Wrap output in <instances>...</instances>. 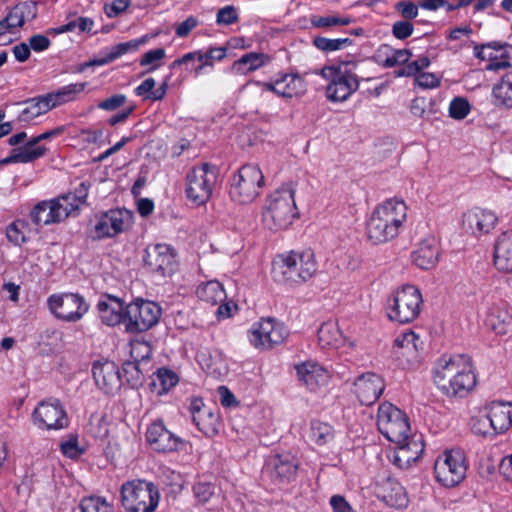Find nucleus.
<instances>
[{"instance_id":"f257e3e1","label":"nucleus","mask_w":512,"mask_h":512,"mask_svg":"<svg viewBox=\"0 0 512 512\" xmlns=\"http://www.w3.org/2000/svg\"><path fill=\"white\" fill-rule=\"evenodd\" d=\"M434 382L447 396L463 397L476 385L472 361L468 355H443L434 372Z\"/></svg>"},{"instance_id":"f03ea898","label":"nucleus","mask_w":512,"mask_h":512,"mask_svg":"<svg viewBox=\"0 0 512 512\" xmlns=\"http://www.w3.org/2000/svg\"><path fill=\"white\" fill-rule=\"evenodd\" d=\"M407 218V206L398 198L378 205L367 222V236L374 244L388 242L398 236Z\"/></svg>"},{"instance_id":"7ed1b4c3","label":"nucleus","mask_w":512,"mask_h":512,"mask_svg":"<svg viewBox=\"0 0 512 512\" xmlns=\"http://www.w3.org/2000/svg\"><path fill=\"white\" fill-rule=\"evenodd\" d=\"M317 270L314 252L306 249L278 255L273 260L271 273L278 283L297 285L311 279Z\"/></svg>"},{"instance_id":"20e7f679","label":"nucleus","mask_w":512,"mask_h":512,"mask_svg":"<svg viewBox=\"0 0 512 512\" xmlns=\"http://www.w3.org/2000/svg\"><path fill=\"white\" fill-rule=\"evenodd\" d=\"M357 63L342 61L326 65L321 69V76L328 80L326 97L332 102L346 101L359 88V78L355 73Z\"/></svg>"},{"instance_id":"39448f33","label":"nucleus","mask_w":512,"mask_h":512,"mask_svg":"<svg viewBox=\"0 0 512 512\" xmlns=\"http://www.w3.org/2000/svg\"><path fill=\"white\" fill-rule=\"evenodd\" d=\"M294 195L292 187L282 186L268 196L263 211V222L268 229H286L298 217Z\"/></svg>"},{"instance_id":"423d86ee","label":"nucleus","mask_w":512,"mask_h":512,"mask_svg":"<svg viewBox=\"0 0 512 512\" xmlns=\"http://www.w3.org/2000/svg\"><path fill=\"white\" fill-rule=\"evenodd\" d=\"M121 502L127 512H153L159 504L158 488L145 480H132L121 486Z\"/></svg>"},{"instance_id":"0eeeda50","label":"nucleus","mask_w":512,"mask_h":512,"mask_svg":"<svg viewBox=\"0 0 512 512\" xmlns=\"http://www.w3.org/2000/svg\"><path fill=\"white\" fill-rule=\"evenodd\" d=\"M265 184L261 169L255 164L241 166L231 179L229 195L239 204L254 201Z\"/></svg>"},{"instance_id":"6e6552de","label":"nucleus","mask_w":512,"mask_h":512,"mask_svg":"<svg viewBox=\"0 0 512 512\" xmlns=\"http://www.w3.org/2000/svg\"><path fill=\"white\" fill-rule=\"evenodd\" d=\"M423 302L420 290L414 285H404L387 300V315L401 324L415 320Z\"/></svg>"},{"instance_id":"1a4fd4ad","label":"nucleus","mask_w":512,"mask_h":512,"mask_svg":"<svg viewBox=\"0 0 512 512\" xmlns=\"http://www.w3.org/2000/svg\"><path fill=\"white\" fill-rule=\"evenodd\" d=\"M467 468L464 453L459 449H452L438 456L434 463V474L442 486L452 488L465 479Z\"/></svg>"},{"instance_id":"9d476101","label":"nucleus","mask_w":512,"mask_h":512,"mask_svg":"<svg viewBox=\"0 0 512 512\" xmlns=\"http://www.w3.org/2000/svg\"><path fill=\"white\" fill-rule=\"evenodd\" d=\"M218 168L204 163L192 168L186 176L187 198L197 205L205 204L211 197L217 182Z\"/></svg>"},{"instance_id":"9b49d317","label":"nucleus","mask_w":512,"mask_h":512,"mask_svg":"<svg viewBox=\"0 0 512 512\" xmlns=\"http://www.w3.org/2000/svg\"><path fill=\"white\" fill-rule=\"evenodd\" d=\"M377 426L380 433L395 444L407 440V435L410 433V424L406 414L389 402H384L379 406Z\"/></svg>"},{"instance_id":"f8f14e48","label":"nucleus","mask_w":512,"mask_h":512,"mask_svg":"<svg viewBox=\"0 0 512 512\" xmlns=\"http://www.w3.org/2000/svg\"><path fill=\"white\" fill-rule=\"evenodd\" d=\"M161 307L141 298L126 305V325L128 333H141L155 326L161 317Z\"/></svg>"},{"instance_id":"ddd939ff","label":"nucleus","mask_w":512,"mask_h":512,"mask_svg":"<svg viewBox=\"0 0 512 512\" xmlns=\"http://www.w3.org/2000/svg\"><path fill=\"white\" fill-rule=\"evenodd\" d=\"M144 267L159 278L171 276L177 269L175 250L167 244H150L144 250Z\"/></svg>"},{"instance_id":"4468645a","label":"nucleus","mask_w":512,"mask_h":512,"mask_svg":"<svg viewBox=\"0 0 512 512\" xmlns=\"http://www.w3.org/2000/svg\"><path fill=\"white\" fill-rule=\"evenodd\" d=\"M288 336L285 325L274 318H262L250 331V342L256 348L270 349L281 344Z\"/></svg>"},{"instance_id":"2eb2a0df","label":"nucleus","mask_w":512,"mask_h":512,"mask_svg":"<svg viewBox=\"0 0 512 512\" xmlns=\"http://www.w3.org/2000/svg\"><path fill=\"white\" fill-rule=\"evenodd\" d=\"M189 412L195 426L207 437H214L219 432L220 416L211 407L206 406L201 398L191 399Z\"/></svg>"},{"instance_id":"dca6fc26","label":"nucleus","mask_w":512,"mask_h":512,"mask_svg":"<svg viewBox=\"0 0 512 512\" xmlns=\"http://www.w3.org/2000/svg\"><path fill=\"white\" fill-rule=\"evenodd\" d=\"M131 218V213L126 209H111L99 217L95 232L99 238L114 237L126 230Z\"/></svg>"},{"instance_id":"f3484780","label":"nucleus","mask_w":512,"mask_h":512,"mask_svg":"<svg viewBox=\"0 0 512 512\" xmlns=\"http://www.w3.org/2000/svg\"><path fill=\"white\" fill-rule=\"evenodd\" d=\"M146 440L158 452L177 451L184 441L170 432L161 420L153 422L146 431Z\"/></svg>"},{"instance_id":"a211bd4d","label":"nucleus","mask_w":512,"mask_h":512,"mask_svg":"<svg viewBox=\"0 0 512 512\" xmlns=\"http://www.w3.org/2000/svg\"><path fill=\"white\" fill-rule=\"evenodd\" d=\"M354 393L362 405L374 404L384 391L383 378L372 372L359 376L354 382Z\"/></svg>"},{"instance_id":"6ab92c4d","label":"nucleus","mask_w":512,"mask_h":512,"mask_svg":"<svg viewBox=\"0 0 512 512\" xmlns=\"http://www.w3.org/2000/svg\"><path fill=\"white\" fill-rule=\"evenodd\" d=\"M101 322L107 326L126 325V305L124 301L114 295L104 294L97 303Z\"/></svg>"},{"instance_id":"aec40b11","label":"nucleus","mask_w":512,"mask_h":512,"mask_svg":"<svg viewBox=\"0 0 512 512\" xmlns=\"http://www.w3.org/2000/svg\"><path fill=\"white\" fill-rule=\"evenodd\" d=\"M64 410L57 401L41 402L33 412L34 424L40 429H61Z\"/></svg>"},{"instance_id":"412c9836","label":"nucleus","mask_w":512,"mask_h":512,"mask_svg":"<svg viewBox=\"0 0 512 512\" xmlns=\"http://www.w3.org/2000/svg\"><path fill=\"white\" fill-rule=\"evenodd\" d=\"M96 385L106 394L113 393L121 387L122 375L112 361L97 362L92 367Z\"/></svg>"},{"instance_id":"4be33fe9","label":"nucleus","mask_w":512,"mask_h":512,"mask_svg":"<svg viewBox=\"0 0 512 512\" xmlns=\"http://www.w3.org/2000/svg\"><path fill=\"white\" fill-rule=\"evenodd\" d=\"M63 99L64 93L57 92L26 100L22 103L25 107L19 114L18 119L21 122H30L56 105L61 104Z\"/></svg>"},{"instance_id":"5701e85b","label":"nucleus","mask_w":512,"mask_h":512,"mask_svg":"<svg viewBox=\"0 0 512 512\" xmlns=\"http://www.w3.org/2000/svg\"><path fill=\"white\" fill-rule=\"evenodd\" d=\"M37 15L36 4L32 1L21 2L15 5L8 15L0 21V36L13 33L25 22L33 20Z\"/></svg>"},{"instance_id":"b1692460","label":"nucleus","mask_w":512,"mask_h":512,"mask_svg":"<svg viewBox=\"0 0 512 512\" xmlns=\"http://www.w3.org/2000/svg\"><path fill=\"white\" fill-rule=\"evenodd\" d=\"M61 200H64V195L38 202L30 212L31 221L35 225L60 223L62 209Z\"/></svg>"},{"instance_id":"393cba45","label":"nucleus","mask_w":512,"mask_h":512,"mask_svg":"<svg viewBox=\"0 0 512 512\" xmlns=\"http://www.w3.org/2000/svg\"><path fill=\"white\" fill-rule=\"evenodd\" d=\"M439 244L435 237L429 236L423 239L412 252L413 263L424 270L433 268L439 259Z\"/></svg>"},{"instance_id":"a878e982","label":"nucleus","mask_w":512,"mask_h":512,"mask_svg":"<svg viewBox=\"0 0 512 512\" xmlns=\"http://www.w3.org/2000/svg\"><path fill=\"white\" fill-rule=\"evenodd\" d=\"M268 468L272 478L280 483H286L296 477L298 462L290 454H277L269 460Z\"/></svg>"},{"instance_id":"bb28decb","label":"nucleus","mask_w":512,"mask_h":512,"mask_svg":"<svg viewBox=\"0 0 512 512\" xmlns=\"http://www.w3.org/2000/svg\"><path fill=\"white\" fill-rule=\"evenodd\" d=\"M299 380L311 391L327 383L328 371L315 362H303L295 366Z\"/></svg>"},{"instance_id":"cd10ccee","label":"nucleus","mask_w":512,"mask_h":512,"mask_svg":"<svg viewBox=\"0 0 512 512\" xmlns=\"http://www.w3.org/2000/svg\"><path fill=\"white\" fill-rule=\"evenodd\" d=\"M486 322L499 335L512 333V309L505 302L494 304L489 310Z\"/></svg>"},{"instance_id":"c85d7f7f","label":"nucleus","mask_w":512,"mask_h":512,"mask_svg":"<svg viewBox=\"0 0 512 512\" xmlns=\"http://www.w3.org/2000/svg\"><path fill=\"white\" fill-rule=\"evenodd\" d=\"M378 497L386 505L396 509H403L409 503L405 488L397 480L390 478L382 483Z\"/></svg>"},{"instance_id":"c756f323","label":"nucleus","mask_w":512,"mask_h":512,"mask_svg":"<svg viewBox=\"0 0 512 512\" xmlns=\"http://www.w3.org/2000/svg\"><path fill=\"white\" fill-rule=\"evenodd\" d=\"M494 265L502 272H512V230L503 232L494 246Z\"/></svg>"},{"instance_id":"7c9ffc66","label":"nucleus","mask_w":512,"mask_h":512,"mask_svg":"<svg viewBox=\"0 0 512 512\" xmlns=\"http://www.w3.org/2000/svg\"><path fill=\"white\" fill-rule=\"evenodd\" d=\"M487 415L492 427L499 433L506 431L512 424V405L501 401L492 402L487 407Z\"/></svg>"},{"instance_id":"2f4dec72","label":"nucleus","mask_w":512,"mask_h":512,"mask_svg":"<svg viewBox=\"0 0 512 512\" xmlns=\"http://www.w3.org/2000/svg\"><path fill=\"white\" fill-rule=\"evenodd\" d=\"M465 222L473 233H488L495 227L497 217L492 211L475 209L465 215Z\"/></svg>"},{"instance_id":"473e14b6","label":"nucleus","mask_w":512,"mask_h":512,"mask_svg":"<svg viewBox=\"0 0 512 512\" xmlns=\"http://www.w3.org/2000/svg\"><path fill=\"white\" fill-rule=\"evenodd\" d=\"M145 42H146V38L142 37L139 39H132L127 42L118 43L111 48L110 52L104 58L95 60L92 63H86L84 65H81L79 67L78 71L81 72V71H83V69L85 67L90 66L92 64L105 65V64L111 63L115 59L121 57L122 55H124L128 52L138 50L140 45L144 44Z\"/></svg>"},{"instance_id":"72a5a7b5","label":"nucleus","mask_w":512,"mask_h":512,"mask_svg":"<svg viewBox=\"0 0 512 512\" xmlns=\"http://www.w3.org/2000/svg\"><path fill=\"white\" fill-rule=\"evenodd\" d=\"M196 295L199 300L210 305H218L227 298L222 284L216 280L201 283L197 287Z\"/></svg>"},{"instance_id":"f704fd0d","label":"nucleus","mask_w":512,"mask_h":512,"mask_svg":"<svg viewBox=\"0 0 512 512\" xmlns=\"http://www.w3.org/2000/svg\"><path fill=\"white\" fill-rule=\"evenodd\" d=\"M269 59V56L264 53L250 52L235 61L232 70L237 74L245 75L264 66Z\"/></svg>"},{"instance_id":"c9c22d12","label":"nucleus","mask_w":512,"mask_h":512,"mask_svg":"<svg viewBox=\"0 0 512 512\" xmlns=\"http://www.w3.org/2000/svg\"><path fill=\"white\" fill-rule=\"evenodd\" d=\"M412 53L410 50L401 49L395 50L389 45H382L376 54L379 58V63L385 68H392L396 65L404 64L410 60Z\"/></svg>"},{"instance_id":"e433bc0d","label":"nucleus","mask_w":512,"mask_h":512,"mask_svg":"<svg viewBox=\"0 0 512 512\" xmlns=\"http://www.w3.org/2000/svg\"><path fill=\"white\" fill-rule=\"evenodd\" d=\"M318 341L323 348H337L342 343V333L337 322H324L318 329Z\"/></svg>"},{"instance_id":"4c0bfd02","label":"nucleus","mask_w":512,"mask_h":512,"mask_svg":"<svg viewBox=\"0 0 512 512\" xmlns=\"http://www.w3.org/2000/svg\"><path fill=\"white\" fill-rule=\"evenodd\" d=\"M89 310V304L78 293H66V322L79 321Z\"/></svg>"},{"instance_id":"58836bf2","label":"nucleus","mask_w":512,"mask_h":512,"mask_svg":"<svg viewBox=\"0 0 512 512\" xmlns=\"http://www.w3.org/2000/svg\"><path fill=\"white\" fill-rule=\"evenodd\" d=\"M399 448L395 455L396 461H404L406 463L416 462L424 451L423 443L420 439L409 438L398 444Z\"/></svg>"},{"instance_id":"ea45409f","label":"nucleus","mask_w":512,"mask_h":512,"mask_svg":"<svg viewBox=\"0 0 512 512\" xmlns=\"http://www.w3.org/2000/svg\"><path fill=\"white\" fill-rule=\"evenodd\" d=\"M307 437L310 442L324 446L334 439V429L326 422L312 420Z\"/></svg>"},{"instance_id":"a19ab883","label":"nucleus","mask_w":512,"mask_h":512,"mask_svg":"<svg viewBox=\"0 0 512 512\" xmlns=\"http://www.w3.org/2000/svg\"><path fill=\"white\" fill-rule=\"evenodd\" d=\"M38 139L34 138L32 141L28 142L24 147H22L17 153L6 158L4 163H15V162H31L40 156H42L45 152V147L38 146Z\"/></svg>"},{"instance_id":"79ce46f5","label":"nucleus","mask_w":512,"mask_h":512,"mask_svg":"<svg viewBox=\"0 0 512 512\" xmlns=\"http://www.w3.org/2000/svg\"><path fill=\"white\" fill-rule=\"evenodd\" d=\"M492 93L498 105L512 108V71L501 77L500 82L493 87Z\"/></svg>"},{"instance_id":"37998d69","label":"nucleus","mask_w":512,"mask_h":512,"mask_svg":"<svg viewBox=\"0 0 512 512\" xmlns=\"http://www.w3.org/2000/svg\"><path fill=\"white\" fill-rule=\"evenodd\" d=\"M281 82V96L292 98L300 96L306 91V84L304 79L298 74H285L279 78Z\"/></svg>"},{"instance_id":"c03bdc74","label":"nucleus","mask_w":512,"mask_h":512,"mask_svg":"<svg viewBox=\"0 0 512 512\" xmlns=\"http://www.w3.org/2000/svg\"><path fill=\"white\" fill-rule=\"evenodd\" d=\"M88 186L81 182L74 193H66V217L78 214L80 206L86 204Z\"/></svg>"},{"instance_id":"a18cd8bd","label":"nucleus","mask_w":512,"mask_h":512,"mask_svg":"<svg viewBox=\"0 0 512 512\" xmlns=\"http://www.w3.org/2000/svg\"><path fill=\"white\" fill-rule=\"evenodd\" d=\"M141 365L142 364L134 360L123 363L122 372H120L122 378H125L127 383L133 388L142 386L144 382V373L141 369Z\"/></svg>"},{"instance_id":"49530a36","label":"nucleus","mask_w":512,"mask_h":512,"mask_svg":"<svg viewBox=\"0 0 512 512\" xmlns=\"http://www.w3.org/2000/svg\"><path fill=\"white\" fill-rule=\"evenodd\" d=\"M352 43L349 38L329 39L326 37H315L313 39V45L324 52H332L341 50Z\"/></svg>"},{"instance_id":"de8ad7c7","label":"nucleus","mask_w":512,"mask_h":512,"mask_svg":"<svg viewBox=\"0 0 512 512\" xmlns=\"http://www.w3.org/2000/svg\"><path fill=\"white\" fill-rule=\"evenodd\" d=\"M178 380V376L172 370L159 368L156 372V378L153 380L152 384L156 386V381H158L161 388L158 393L162 394L173 388L178 383Z\"/></svg>"},{"instance_id":"09e8293b","label":"nucleus","mask_w":512,"mask_h":512,"mask_svg":"<svg viewBox=\"0 0 512 512\" xmlns=\"http://www.w3.org/2000/svg\"><path fill=\"white\" fill-rule=\"evenodd\" d=\"M81 512H114L113 507L103 498L90 496L82 499Z\"/></svg>"},{"instance_id":"8fccbe9b","label":"nucleus","mask_w":512,"mask_h":512,"mask_svg":"<svg viewBox=\"0 0 512 512\" xmlns=\"http://www.w3.org/2000/svg\"><path fill=\"white\" fill-rule=\"evenodd\" d=\"M471 429L474 434L481 436H493L498 434L492 427V423L487 414L473 418Z\"/></svg>"},{"instance_id":"3c124183","label":"nucleus","mask_w":512,"mask_h":512,"mask_svg":"<svg viewBox=\"0 0 512 512\" xmlns=\"http://www.w3.org/2000/svg\"><path fill=\"white\" fill-rule=\"evenodd\" d=\"M351 23L349 17L339 16H312L311 24L317 28H326L330 26H345Z\"/></svg>"},{"instance_id":"603ef678","label":"nucleus","mask_w":512,"mask_h":512,"mask_svg":"<svg viewBox=\"0 0 512 512\" xmlns=\"http://www.w3.org/2000/svg\"><path fill=\"white\" fill-rule=\"evenodd\" d=\"M470 112V104L466 98L455 97L449 105V115L456 120L464 119Z\"/></svg>"},{"instance_id":"864d4df0","label":"nucleus","mask_w":512,"mask_h":512,"mask_svg":"<svg viewBox=\"0 0 512 512\" xmlns=\"http://www.w3.org/2000/svg\"><path fill=\"white\" fill-rule=\"evenodd\" d=\"M227 55L226 47H211L206 52L200 50L199 62L213 67L215 61H222Z\"/></svg>"},{"instance_id":"5fc2aeb1","label":"nucleus","mask_w":512,"mask_h":512,"mask_svg":"<svg viewBox=\"0 0 512 512\" xmlns=\"http://www.w3.org/2000/svg\"><path fill=\"white\" fill-rule=\"evenodd\" d=\"M395 345L406 349L409 353L419 350V336L413 331L403 333L395 339Z\"/></svg>"},{"instance_id":"6e6d98bb","label":"nucleus","mask_w":512,"mask_h":512,"mask_svg":"<svg viewBox=\"0 0 512 512\" xmlns=\"http://www.w3.org/2000/svg\"><path fill=\"white\" fill-rule=\"evenodd\" d=\"M165 57V50L163 48H156L153 50H149L145 52L140 59V65L141 66H148L153 65L150 67L147 72H151L155 69H157L160 64L159 61H161Z\"/></svg>"},{"instance_id":"4d7b16f0","label":"nucleus","mask_w":512,"mask_h":512,"mask_svg":"<svg viewBox=\"0 0 512 512\" xmlns=\"http://www.w3.org/2000/svg\"><path fill=\"white\" fill-rule=\"evenodd\" d=\"M151 353L152 350L150 345L145 342H136L135 344H132L130 351L132 360L137 361L140 364L149 362Z\"/></svg>"},{"instance_id":"13d9d810","label":"nucleus","mask_w":512,"mask_h":512,"mask_svg":"<svg viewBox=\"0 0 512 512\" xmlns=\"http://www.w3.org/2000/svg\"><path fill=\"white\" fill-rule=\"evenodd\" d=\"M239 20L236 8L233 5L225 6L218 10L216 22L218 25H231Z\"/></svg>"},{"instance_id":"bf43d9fd","label":"nucleus","mask_w":512,"mask_h":512,"mask_svg":"<svg viewBox=\"0 0 512 512\" xmlns=\"http://www.w3.org/2000/svg\"><path fill=\"white\" fill-rule=\"evenodd\" d=\"M86 452V446L81 445L76 435H70L66 439V458L76 460Z\"/></svg>"},{"instance_id":"052dcab7","label":"nucleus","mask_w":512,"mask_h":512,"mask_svg":"<svg viewBox=\"0 0 512 512\" xmlns=\"http://www.w3.org/2000/svg\"><path fill=\"white\" fill-rule=\"evenodd\" d=\"M394 8L405 20L409 21L418 16V6L412 1H399L395 4Z\"/></svg>"},{"instance_id":"680f3d73","label":"nucleus","mask_w":512,"mask_h":512,"mask_svg":"<svg viewBox=\"0 0 512 512\" xmlns=\"http://www.w3.org/2000/svg\"><path fill=\"white\" fill-rule=\"evenodd\" d=\"M414 26L408 20H400L392 25V34L396 39L404 40L412 35Z\"/></svg>"},{"instance_id":"e2e57ef3","label":"nucleus","mask_w":512,"mask_h":512,"mask_svg":"<svg viewBox=\"0 0 512 512\" xmlns=\"http://www.w3.org/2000/svg\"><path fill=\"white\" fill-rule=\"evenodd\" d=\"M20 224L23 225L22 222L16 221L9 224L6 228V237L8 241L16 246H20L26 241V238L19 227Z\"/></svg>"},{"instance_id":"0e129e2a","label":"nucleus","mask_w":512,"mask_h":512,"mask_svg":"<svg viewBox=\"0 0 512 512\" xmlns=\"http://www.w3.org/2000/svg\"><path fill=\"white\" fill-rule=\"evenodd\" d=\"M48 309L51 314H53L58 319H63V305H64V296L61 293L52 294L47 299Z\"/></svg>"},{"instance_id":"69168bd1","label":"nucleus","mask_w":512,"mask_h":512,"mask_svg":"<svg viewBox=\"0 0 512 512\" xmlns=\"http://www.w3.org/2000/svg\"><path fill=\"white\" fill-rule=\"evenodd\" d=\"M195 497L200 503H206L214 494V486L210 483H197L193 487Z\"/></svg>"},{"instance_id":"338daca9","label":"nucleus","mask_w":512,"mask_h":512,"mask_svg":"<svg viewBox=\"0 0 512 512\" xmlns=\"http://www.w3.org/2000/svg\"><path fill=\"white\" fill-rule=\"evenodd\" d=\"M130 5V0H114L104 6L105 14L108 18H115L124 12Z\"/></svg>"},{"instance_id":"774afa93","label":"nucleus","mask_w":512,"mask_h":512,"mask_svg":"<svg viewBox=\"0 0 512 512\" xmlns=\"http://www.w3.org/2000/svg\"><path fill=\"white\" fill-rule=\"evenodd\" d=\"M330 506L333 512H354L352 506L342 495H333L330 498Z\"/></svg>"}]
</instances>
